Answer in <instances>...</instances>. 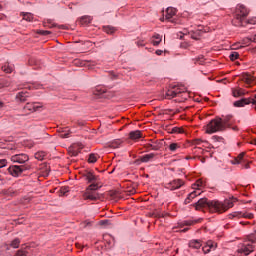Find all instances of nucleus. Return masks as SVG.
Instances as JSON below:
<instances>
[{
  "label": "nucleus",
  "mask_w": 256,
  "mask_h": 256,
  "mask_svg": "<svg viewBox=\"0 0 256 256\" xmlns=\"http://www.w3.org/2000/svg\"><path fill=\"white\" fill-rule=\"evenodd\" d=\"M49 27H56L57 25L51 23V20H48Z\"/></svg>",
  "instance_id": "obj_56"
},
{
  "label": "nucleus",
  "mask_w": 256,
  "mask_h": 256,
  "mask_svg": "<svg viewBox=\"0 0 256 256\" xmlns=\"http://www.w3.org/2000/svg\"><path fill=\"white\" fill-rule=\"evenodd\" d=\"M177 15V9H175L174 7H168L166 9V15H165V19L166 21H171V23H173V17H175Z\"/></svg>",
  "instance_id": "obj_12"
},
{
  "label": "nucleus",
  "mask_w": 256,
  "mask_h": 256,
  "mask_svg": "<svg viewBox=\"0 0 256 256\" xmlns=\"http://www.w3.org/2000/svg\"><path fill=\"white\" fill-rule=\"evenodd\" d=\"M203 141L201 139L194 140V145H201Z\"/></svg>",
  "instance_id": "obj_51"
},
{
  "label": "nucleus",
  "mask_w": 256,
  "mask_h": 256,
  "mask_svg": "<svg viewBox=\"0 0 256 256\" xmlns=\"http://www.w3.org/2000/svg\"><path fill=\"white\" fill-rule=\"evenodd\" d=\"M136 45L138 47H145V42L143 40H139V41L136 42Z\"/></svg>",
  "instance_id": "obj_48"
},
{
  "label": "nucleus",
  "mask_w": 256,
  "mask_h": 256,
  "mask_svg": "<svg viewBox=\"0 0 256 256\" xmlns=\"http://www.w3.org/2000/svg\"><path fill=\"white\" fill-rule=\"evenodd\" d=\"M20 244L21 240H19V238H16L11 242L10 247H13V249H19Z\"/></svg>",
  "instance_id": "obj_30"
},
{
  "label": "nucleus",
  "mask_w": 256,
  "mask_h": 256,
  "mask_svg": "<svg viewBox=\"0 0 256 256\" xmlns=\"http://www.w3.org/2000/svg\"><path fill=\"white\" fill-rule=\"evenodd\" d=\"M78 154H79V153H78L77 151H72V152H70V155H71L72 157H77Z\"/></svg>",
  "instance_id": "obj_52"
},
{
  "label": "nucleus",
  "mask_w": 256,
  "mask_h": 256,
  "mask_svg": "<svg viewBox=\"0 0 256 256\" xmlns=\"http://www.w3.org/2000/svg\"><path fill=\"white\" fill-rule=\"evenodd\" d=\"M248 15H249V10H247L245 6L240 5L237 7L236 19H238V21H243V19H245V17H247Z\"/></svg>",
  "instance_id": "obj_7"
},
{
  "label": "nucleus",
  "mask_w": 256,
  "mask_h": 256,
  "mask_svg": "<svg viewBox=\"0 0 256 256\" xmlns=\"http://www.w3.org/2000/svg\"><path fill=\"white\" fill-rule=\"evenodd\" d=\"M201 242L200 240H191L189 242V247H191L192 249H201Z\"/></svg>",
  "instance_id": "obj_21"
},
{
  "label": "nucleus",
  "mask_w": 256,
  "mask_h": 256,
  "mask_svg": "<svg viewBox=\"0 0 256 256\" xmlns=\"http://www.w3.org/2000/svg\"><path fill=\"white\" fill-rule=\"evenodd\" d=\"M181 145H179L178 143H171L169 145V150L172 152V153H175V151H177V149H180Z\"/></svg>",
  "instance_id": "obj_31"
},
{
  "label": "nucleus",
  "mask_w": 256,
  "mask_h": 256,
  "mask_svg": "<svg viewBox=\"0 0 256 256\" xmlns=\"http://www.w3.org/2000/svg\"><path fill=\"white\" fill-rule=\"evenodd\" d=\"M212 251H215V244L212 241L207 242V245H205L202 248L203 253L207 254V253H211Z\"/></svg>",
  "instance_id": "obj_17"
},
{
  "label": "nucleus",
  "mask_w": 256,
  "mask_h": 256,
  "mask_svg": "<svg viewBox=\"0 0 256 256\" xmlns=\"http://www.w3.org/2000/svg\"><path fill=\"white\" fill-rule=\"evenodd\" d=\"M251 103L252 105H256V95L254 96V98H251Z\"/></svg>",
  "instance_id": "obj_54"
},
{
  "label": "nucleus",
  "mask_w": 256,
  "mask_h": 256,
  "mask_svg": "<svg viewBox=\"0 0 256 256\" xmlns=\"http://www.w3.org/2000/svg\"><path fill=\"white\" fill-rule=\"evenodd\" d=\"M97 189H99V185H97L96 183L90 184L86 189L85 193L83 194V199L85 201H97L98 199H100L99 193L95 192L97 191Z\"/></svg>",
  "instance_id": "obj_3"
},
{
  "label": "nucleus",
  "mask_w": 256,
  "mask_h": 256,
  "mask_svg": "<svg viewBox=\"0 0 256 256\" xmlns=\"http://www.w3.org/2000/svg\"><path fill=\"white\" fill-rule=\"evenodd\" d=\"M35 159H38L39 161H43V159H45V152H37L35 154Z\"/></svg>",
  "instance_id": "obj_38"
},
{
  "label": "nucleus",
  "mask_w": 256,
  "mask_h": 256,
  "mask_svg": "<svg viewBox=\"0 0 256 256\" xmlns=\"http://www.w3.org/2000/svg\"><path fill=\"white\" fill-rule=\"evenodd\" d=\"M229 59L231 61H237V59H239V53L238 52H231V54L229 55Z\"/></svg>",
  "instance_id": "obj_35"
},
{
  "label": "nucleus",
  "mask_w": 256,
  "mask_h": 256,
  "mask_svg": "<svg viewBox=\"0 0 256 256\" xmlns=\"http://www.w3.org/2000/svg\"><path fill=\"white\" fill-rule=\"evenodd\" d=\"M7 167V159H0V169Z\"/></svg>",
  "instance_id": "obj_44"
},
{
  "label": "nucleus",
  "mask_w": 256,
  "mask_h": 256,
  "mask_svg": "<svg viewBox=\"0 0 256 256\" xmlns=\"http://www.w3.org/2000/svg\"><path fill=\"white\" fill-rule=\"evenodd\" d=\"M160 21H165V16L160 18Z\"/></svg>",
  "instance_id": "obj_64"
},
{
  "label": "nucleus",
  "mask_w": 256,
  "mask_h": 256,
  "mask_svg": "<svg viewBox=\"0 0 256 256\" xmlns=\"http://www.w3.org/2000/svg\"><path fill=\"white\" fill-rule=\"evenodd\" d=\"M185 185V182L181 179H175L165 185L166 189H169L170 191H175L177 189H181Z\"/></svg>",
  "instance_id": "obj_6"
},
{
  "label": "nucleus",
  "mask_w": 256,
  "mask_h": 256,
  "mask_svg": "<svg viewBox=\"0 0 256 256\" xmlns=\"http://www.w3.org/2000/svg\"><path fill=\"white\" fill-rule=\"evenodd\" d=\"M123 143V140L121 139H116V140H113L111 143H110V147H112V149H118V147H121Z\"/></svg>",
  "instance_id": "obj_22"
},
{
  "label": "nucleus",
  "mask_w": 256,
  "mask_h": 256,
  "mask_svg": "<svg viewBox=\"0 0 256 256\" xmlns=\"http://www.w3.org/2000/svg\"><path fill=\"white\" fill-rule=\"evenodd\" d=\"M230 217H244L245 219H253V214L247 212H235L234 214H231Z\"/></svg>",
  "instance_id": "obj_16"
},
{
  "label": "nucleus",
  "mask_w": 256,
  "mask_h": 256,
  "mask_svg": "<svg viewBox=\"0 0 256 256\" xmlns=\"http://www.w3.org/2000/svg\"><path fill=\"white\" fill-rule=\"evenodd\" d=\"M62 195H67V193H69V187L68 186H64L60 189Z\"/></svg>",
  "instance_id": "obj_42"
},
{
  "label": "nucleus",
  "mask_w": 256,
  "mask_h": 256,
  "mask_svg": "<svg viewBox=\"0 0 256 256\" xmlns=\"http://www.w3.org/2000/svg\"><path fill=\"white\" fill-rule=\"evenodd\" d=\"M11 161L13 163H27V161H29V156L27 154H16L11 156Z\"/></svg>",
  "instance_id": "obj_10"
},
{
  "label": "nucleus",
  "mask_w": 256,
  "mask_h": 256,
  "mask_svg": "<svg viewBox=\"0 0 256 256\" xmlns=\"http://www.w3.org/2000/svg\"><path fill=\"white\" fill-rule=\"evenodd\" d=\"M232 95H233V97H241V95H243V91H241V90H233L232 91Z\"/></svg>",
  "instance_id": "obj_41"
},
{
  "label": "nucleus",
  "mask_w": 256,
  "mask_h": 256,
  "mask_svg": "<svg viewBox=\"0 0 256 256\" xmlns=\"http://www.w3.org/2000/svg\"><path fill=\"white\" fill-rule=\"evenodd\" d=\"M154 158H155V153H150L142 156L140 158V161H142V163H149V161H151Z\"/></svg>",
  "instance_id": "obj_20"
},
{
  "label": "nucleus",
  "mask_w": 256,
  "mask_h": 256,
  "mask_svg": "<svg viewBox=\"0 0 256 256\" xmlns=\"http://www.w3.org/2000/svg\"><path fill=\"white\" fill-rule=\"evenodd\" d=\"M93 18H91V16H83L81 19H80V23L81 25H89V23H91Z\"/></svg>",
  "instance_id": "obj_25"
},
{
  "label": "nucleus",
  "mask_w": 256,
  "mask_h": 256,
  "mask_svg": "<svg viewBox=\"0 0 256 256\" xmlns=\"http://www.w3.org/2000/svg\"><path fill=\"white\" fill-rule=\"evenodd\" d=\"M156 55H163V50H156Z\"/></svg>",
  "instance_id": "obj_57"
},
{
  "label": "nucleus",
  "mask_w": 256,
  "mask_h": 256,
  "mask_svg": "<svg viewBox=\"0 0 256 256\" xmlns=\"http://www.w3.org/2000/svg\"><path fill=\"white\" fill-rule=\"evenodd\" d=\"M102 93H105V90H99V88L94 90V95H102Z\"/></svg>",
  "instance_id": "obj_47"
},
{
  "label": "nucleus",
  "mask_w": 256,
  "mask_h": 256,
  "mask_svg": "<svg viewBox=\"0 0 256 256\" xmlns=\"http://www.w3.org/2000/svg\"><path fill=\"white\" fill-rule=\"evenodd\" d=\"M195 197H197V192H191L184 201L185 205H189Z\"/></svg>",
  "instance_id": "obj_24"
},
{
  "label": "nucleus",
  "mask_w": 256,
  "mask_h": 256,
  "mask_svg": "<svg viewBox=\"0 0 256 256\" xmlns=\"http://www.w3.org/2000/svg\"><path fill=\"white\" fill-rule=\"evenodd\" d=\"M212 141H214V143H224L225 139L221 136H212Z\"/></svg>",
  "instance_id": "obj_32"
},
{
  "label": "nucleus",
  "mask_w": 256,
  "mask_h": 256,
  "mask_svg": "<svg viewBox=\"0 0 256 256\" xmlns=\"http://www.w3.org/2000/svg\"><path fill=\"white\" fill-rule=\"evenodd\" d=\"M219 131H226L225 125H223V119L220 117L212 119L206 126V133H208V135Z\"/></svg>",
  "instance_id": "obj_2"
},
{
  "label": "nucleus",
  "mask_w": 256,
  "mask_h": 256,
  "mask_svg": "<svg viewBox=\"0 0 256 256\" xmlns=\"http://www.w3.org/2000/svg\"><path fill=\"white\" fill-rule=\"evenodd\" d=\"M251 98H243L241 100L234 102V107H245V105H250Z\"/></svg>",
  "instance_id": "obj_14"
},
{
  "label": "nucleus",
  "mask_w": 256,
  "mask_h": 256,
  "mask_svg": "<svg viewBox=\"0 0 256 256\" xmlns=\"http://www.w3.org/2000/svg\"><path fill=\"white\" fill-rule=\"evenodd\" d=\"M41 35H51V31L43 30L40 32Z\"/></svg>",
  "instance_id": "obj_50"
},
{
  "label": "nucleus",
  "mask_w": 256,
  "mask_h": 256,
  "mask_svg": "<svg viewBox=\"0 0 256 256\" xmlns=\"http://www.w3.org/2000/svg\"><path fill=\"white\" fill-rule=\"evenodd\" d=\"M189 35L191 39H195V41L199 40V35H197V33L191 32Z\"/></svg>",
  "instance_id": "obj_45"
},
{
  "label": "nucleus",
  "mask_w": 256,
  "mask_h": 256,
  "mask_svg": "<svg viewBox=\"0 0 256 256\" xmlns=\"http://www.w3.org/2000/svg\"><path fill=\"white\" fill-rule=\"evenodd\" d=\"M146 149H148V151H159L160 147L157 144H146L145 145Z\"/></svg>",
  "instance_id": "obj_28"
},
{
  "label": "nucleus",
  "mask_w": 256,
  "mask_h": 256,
  "mask_svg": "<svg viewBox=\"0 0 256 256\" xmlns=\"http://www.w3.org/2000/svg\"><path fill=\"white\" fill-rule=\"evenodd\" d=\"M222 125H224V129L231 128V119H233L232 115L223 116Z\"/></svg>",
  "instance_id": "obj_15"
},
{
  "label": "nucleus",
  "mask_w": 256,
  "mask_h": 256,
  "mask_svg": "<svg viewBox=\"0 0 256 256\" xmlns=\"http://www.w3.org/2000/svg\"><path fill=\"white\" fill-rule=\"evenodd\" d=\"M180 93H183V89L179 86H173L166 92L167 99H173L177 97V95H180Z\"/></svg>",
  "instance_id": "obj_8"
},
{
  "label": "nucleus",
  "mask_w": 256,
  "mask_h": 256,
  "mask_svg": "<svg viewBox=\"0 0 256 256\" xmlns=\"http://www.w3.org/2000/svg\"><path fill=\"white\" fill-rule=\"evenodd\" d=\"M104 31L108 35H113V33H115V28H113L111 26H106V27H104Z\"/></svg>",
  "instance_id": "obj_34"
},
{
  "label": "nucleus",
  "mask_w": 256,
  "mask_h": 256,
  "mask_svg": "<svg viewBox=\"0 0 256 256\" xmlns=\"http://www.w3.org/2000/svg\"><path fill=\"white\" fill-rule=\"evenodd\" d=\"M194 187L198 188L203 187V180H197L196 183L194 184Z\"/></svg>",
  "instance_id": "obj_46"
},
{
  "label": "nucleus",
  "mask_w": 256,
  "mask_h": 256,
  "mask_svg": "<svg viewBox=\"0 0 256 256\" xmlns=\"http://www.w3.org/2000/svg\"><path fill=\"white\" fill-rule=\"evenodd\" d=\"M88 163H97V154H90L88 158Z\"/></svg>",
  "instance_id": "obj_37"
},
{
  "label": "nucleus",
  "mask_w": 256,
  "mask_h": 256,
  "mask_svg": "<svg viewBox=\"0 0 256 256\" xmlns=\"http://www.w3.org/2000/svg\"><path fill=\"white\" fill-rule=\"evenodd\" d=\"M27 97H29V94L27 92H19L16 95V101H19L20 103H25V101H27Z\"/></svg>",
  "instance_id": "obj_19"
},
{
  "label": "nucleus",
  "mask_w": 256,
  "mask_h": 256,
  "mask_svg": "<svg viewBox=\"0 0 256 256\" xmlns=\"http://www.w3.org/2000/svg\"><path fill=\"white\" fill-rule=\"evenodd\" d=\"M195 191H193V193H196V197H198V195H201V189L194 187Z\"/></svg>",
  "instance_id": "obj_49"
},
{
  "label": "nucleus",
  "mask_w": 256,
  "mask_h": 256,
  "mask_svg": "<svg viewBox=\"0 0 256 256\" xmlns=\"http://www.w3.org/2000/svg\"><path fill=\"white\" fill-rule=\"evenodd\" d=\"M248 241H245V243L242 245L240 249H238L239 253H244V255H249L250 253H253L254 246L256 245V235L251 234L248 236Z\"/></svg>",
  "instance_id": "obj_4"
},
{
  "label": "nucleus",
  "mask_w": 256,
  "mask_h": 256,
  "mask_svg": "<svg viewBox=\"0 0 256 256\" xmlns=\"http://www.w3.org/2000/svg\"><path fill=\"white\" fill-rule=\"evenodd\" d=\"M242 81L245 83V87H253L255 85V77L251 74H244Z\"/></svg>",
  "instance_id": "obj_11"
},
{
  "label": "nucleus",
  "mask_w": 256,
  "mask_h": 256,
  "mask_svg": "<svg viewBox=\"0 0 256 256\" xmlns=\"http://www.w3.org/2000/svg\"><path fill=\"white\" fill-rule=\"evenodd\" d=\"M129 139L132 141H139V139H143V132L140 130H135L129 133Z\"/></svg>",
  "instance_id": "obj_13"
},
{
  "label": "nucleus",
  "mask_w": 256,
  "mask_h": 256,
  "mask_svg": "<svg viewBox=\"0 0 256 256\" xmlns=\"http://www.w3.org/2000/svg\"><path fill=\"white\" fill-rule=\"evenodd\" d=\"M243 157H245V153L239 154L238 157L234 160V164L239 165V163H241V161H243Z\"/></svg>",
  "instance_id": "obj_36"
},
{
  "label": "nucleus",
  "mask_w": 256,
  "mask_h": 256,
  "mask_svg": "<svg viewBox=\"0 0 256 256\" xmlns=\"http://www.w3.org/2000/svg\"><path fill=\"white\" fill-rule=\"evenodd\" d=\"M245 169H249V163L244 165Z\"/></svg>",
  "instance_id": "obj_63"
},
{
  "label": "nucleus",
  "mask_w": 256,
  "mask_h": 256,
  "mask_svg": "<svg viewBox=\"0 0 256 256\" xmlns=\"http://www.w3.org/2000/svg\"><path fill=\"white\" fill-rule=\"evenodd\" d=\"M59 136L62 139H69V137H71V130H69V129L62 130L60 132Z\"/></svg>",
  "instance_id": "obj_23"
},
{
  "label": "nucleus",
  "mask_w": 256,
  "mask_h": 256,
  "mask_svg": "<svg viewBox=\"0 0 256 256\" xmlns=\"http://www.w3.org/2000/svg\"><path fill=\"white\" fill-rule=\"evenodd\" d=\"M185 35H187V31L186 30L182 33V39H183V37H185Z\"/></svg>",
  "instance_id": "obj_62"
},
{
  "label": "nucleus",
  "mask_w": 256,
  "mask_h": 256,
  "mask_svg": "<svg viewBox=\"0 0 256 256\" xmlns=\"http://www.w3.org/2000/svg\"><path fill=\"white\" fill-rule=\"evenodd\" d=\"M250 143H251V145H256V139H252V141Z\"/></svg>",
  "instance_id": "obj_61"
},
{
  "label": "nucleus",
  "mask_w": 256,
  "mask_h": 256,
  "mask_svg": "<svg viewBox=\"0 0 256 256\" xmlns=\"http://www.w3.org/2000/svg\"><path fill=\"white\" fill-rule=\"evenodd\" d=\"M3 87H11V82L9 80H1L0 89H3Z\"/></svg>",
  "instance_id": "obj_33"
},
{
  "label": "nucleus",
  "mask_w": 256,
  "mask_h": 256,
  "mask_svg": "<svg viewBox=\"0 0 256 256\" xmlns=\"http://www.w3.org/2000/svg\"><path fill=\"white\" fill-rule=\"evenodd\" d=\"M195 223H197V221H193V220H189V221H184V222H181L179 223L180 227H183V226H189V225H195Z\"/></svg>",
  "instance_id": "obj_39"
},
{
  "label": "nucleus",
  "mask_w": 256,
  "mask_h": 256,
  "mask_svg": "<svg viewBox=\"0 0 256 256\" xmlns=\"http://www.w3.org/2000/svg\"><path fill=\"white\" fill-rule=\"evenodd\" d=\"M107 223H109V220H103V221L101 222L102 225H107Z\"/></svg>",
  "instance_id": "obj_59"
},
{
  "label": "nucleus",
  "mask_w": 256,
  "mask_h": 256,
  "mask_svg": "<svg viewBox=\"0 0 256 256\" xmlns=\"http://www.w3.org/2000/svg\"><path fill=\"white\" fill-rule=\"evenodd\" d=\"M230 129H231L232 131H239V128H237V126H233V127L230 126Z\"/></svg>",
  "instance_id": "obj_55"
},
{
  "label": "nucleus",
  "mask_w": 256,
  "mask_h": 256,
  "mask_svg": "<svg viewBox=\"0 0 256 256\" xmlns=\"http://www.w3.org/2000/svg\"><path fill=\"white\" fill-rule=\"evenodd\" d=\"M31 169V165L24 164V165H13L8 168V173L12 175V177H19L23 173V171H29Z\"/></svg>",
  "instance_id": "obj_5"
},
{
  "label": "nucleus",
  "mask_w": 256,
  "mask_h": 256,
  "mask_svg": "<svg viewBox=\"0 0 256 256\" xmlns=\"http://www.w3.org/2000/svg\"><path fill=\"white\" fill-rule=\"evenodd\" d=\"M153 38L156 39V40H153L152 44L154 45V47H157V45H159V43H161V41H162L161 35L155 34L153 36Z\"/></svg>",
  "instance_id": "obj_29"
},
{
  "label": "nucleus",
  "mask_w": 256,
  "mask_h": 256,
  "mask_svg": "<svg viewBox=\"0 0 256 256\" xmlns=\"http://www.w3.org/2000/svg\"><path fill=\"white\" fill-rule=\"evenodd\" d=\"M13 65L10 64H5L4 66H2V70L4 71V73H13Z\"/></svg>",
  "instance_id": "obj_26"
},
{
  "label": "nucleus",
  "mask_w": 256,
  "mask_h": 256,
  "mask_svg": "<svg viewBox=\"0 0 256 256\" xmlns=\"http://www.w3.org/2000/svg\"><path fill=\"white\" fill-rule=\"evenodd\" d=\"M41 107H43V105L39 102H29L24 106V111H28V113H35V111H39Z\"/></svg>",
  "instance_id": "obj_9"
},
{
  "label": "nucleus",
  "mask_w": 256,
  "mask_h": 256,
  "mask_svg": "<svg viewBox=\"0 0 256 256\" xmlns=\"http://www.w3.org/2000/svg\"><path fill=\"white\" fill-rule=\"evenodd\" d=\"M3 107H5V102L0 98V109H3Z\"/></svg>",
  "instance_id": "obj_53"
},
{
  "label": "nucleus",
  "mask_w": 256,
  "mask_h": 256,
  "mask_svg": "<svg viewBox=\"0 0 256 256\" xmlns=\"http://www.w3.org/2000/svg\"><path fill=\"white\" fill-rule=\"evenodd\" d=\"M28 254L29 252H27V250L20 249L16 252L15 256H27Z\"/></svg>",
  "instance_id": "obj_40"
},
{
  "label": "nucleus",
  "mask_w": 256,
  "mask_h": 256,
  "mask_svg": "<svg viewBox=\"0 0 256 256\" xmlns=\"http://www.w3.org/2000/svg\"><path fill=\"white\" fill-rule=\"evenodd\" d=\"M21 15H22L24 21H29V22L33 21V15L31 13H29V12H27V13L22 12Z\"/></svg>",
  "instance_id": "obj_27"
},
{
  "label": "nucleus",
  "mask_w": 256,
  "mask_h": 256,
  "mask_svg": "<svg viewBox=\"0 0 256 256\" xmlns=\"http://www.w3.org/2000/svg\"><path fill=\"white\" fill-rule=\"evenodd\" d=\"M84 178L86 181H88V183H92V184L95 183V181H97V176H95L93 172H86L84 174Z\"/></svg>",
  "instance_id": "obj_18"
},
{
  "label": "nucleus",
  "mask_w": 256,
  "mask_h": 256,
  "mask_svg": "<svg viewBox=\"0 0 256 256\" xmlns=\"http://www.w3.org/2000/svg\"><path fill=\"white\" fill-rule=\"evenodd\" d=\"M233 200H224L223 202L218 200H209L207 198H201L193 204L196 211H209L210 213H225L233 207Z\"/></svg>",
  "instance_id": "obj_1"
},
{
  "label": "nucleus",
  "mask_w": 256,
  "mask_h": 256,
  "mask_svg": "<svg viewBox=\"0 0 256 256\" xmlns=\"http://www.w3.org/2000/svg\"><path fill=\"white\" fill-rule=\"evenodd\" d=\"M171 133H183V129L179 127H174L172 128Z\"/></svg>",
  "instance_id": "obj_43"
},
{
  "label": "nucleus",
  "mask_w": 256,
  "mask_h": 256,
  "mask_svg": "<svg viewBox=\"0 0 256 256\" xmlns=\"http://www.w3.org/2000/svg\"><path fill=\"white\" fill-rule=\"evenodd\" d=\"M90 224V222H83L82 224H81V226L82 227H87V225H89Z\"/></svg>",
  "instance_id": "obj_58"
},
{
  "label": "nucleus",
  "mask_w": 256,
  "mask_h": 256,
  "mask_svg": "<svg viewBox=\"0 0 256 256\" xmlns=\"http://www.w3.org/2000/svg\"><path fill=\"white\" fill-rule=\"evenodd\" d=\"M187 231H189V228H184L183 230H181L182 233H187Z\"/></svg>",
  "instance_id": "obj_60"
}]
</instances>
